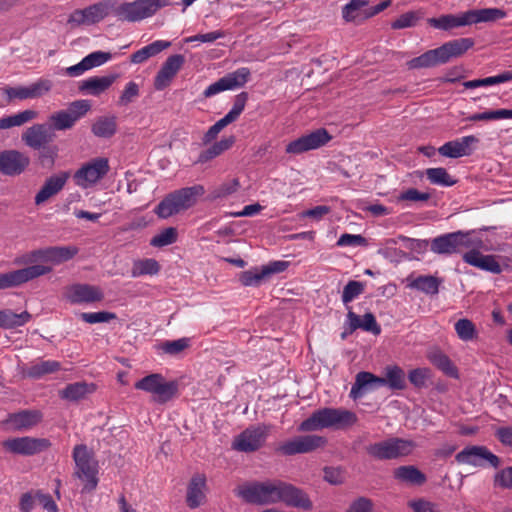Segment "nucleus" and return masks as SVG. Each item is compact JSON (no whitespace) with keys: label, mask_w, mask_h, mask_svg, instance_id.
<instances>
[{"label":"nucleus","mask_w":512,"mask_h":512,"mask_svg":"<svg viewBox=\"0 0 512 512\" xmlns=\"http://www.w3.org/2000/svg\"><path fill=\"white\" fill-rule=\"evenodd\" d=\"M237 495L252 504L266 505L283 502L303 510H311L313 506L303 490L277 479L243 484L237 488Z\"/></svg>","instance_id":"f257e3e1"},{"label":"nucleus","mask_w":512,"mask_h":512,"mask_svg":"<svg viewBox=\"0 0 512 512\" xmlns=\"http://www.w3.org/2000/svg\"><path fill=\"white\" fill-rule=\"evenodd\" d=\"M203 194L202 185L178 189L166 195L155 207L154 213L161 219H167L194 206Z\"/></svg>","instance_id":"f03ea898"},{"label":"nucleus","mask_w":512,"mask_h":512,"mask_svg":"<svg viewBox=\"0 0 512 512\" xmlns=\"http://www.w3.org/2000/svg\"><path fill=\"white\" fill-rule=\"evenodd\" d=\"M353 412L336 408H322L301 422L298 430L301 432L317 431L336 426H348L356 422Z\"/></svg>","instance_id":"7ed1b4c3"},{"label":"nucleus","mask_w":512,"mask_h":512,"mask_svg":"<svg viewBox=\"0 0 512 512\" xmlns=\"http://www.w3.org/2000/svg\"><path fill=\"white\" fill-rule=\"evenodd\" d=\"M73 460L75 462L74 476L85 482L84 492H91L98 485V461L92 449L85 444H78L73 449Z\"/></svg>","instance_id":"20e7f679"},{"label":"nucleus","mask_w":512,"mask_h":512,"mask_svg":"<svg viewBox=\"0 0 512 512\" xmlns=\"http://www.w3.org/2000/svg\"><path fill=\"white\" fill-rule=\"evenodd\" d=\"M416 447L412 439L390 437L368 445L366 451L377 460H392L411 455Z\"/></svg>","instance_id":"39448f33"},{"label":"nucleus","mask_w":512,"mask_h":512,"mask_svg":"<svg viewBox=\"0 0 512 512\" xmlns=\"http://www.w3.org/2000/svg\"><path fill=\"white\" fill-rule=\"evenodd\" d=\"M170 4L171 0H135L120 4L113 12L119 20L138 22L153 16L158 10Z\"/></svg>","instance_id":"423d86ee"},{"label":"nucleus","mask_w":512,"mask_h":512,"mask_svg":"<svg viewBox=\"0 0 512 512\" xmlns=\"http://www.w3.org/2000/svg\"><path fill=\"white\" fill-rule=\"evenodd\" d=\"M90 109L91 104L88 100H76L70 103L67 109L53 113L49 117V126L53 132L71 129Z\"/></svg>","instance_id":"0eeeda50"},{"label":"nucleus","mask_w":512,"mask_h":512,"mask_svg":"<svg viewBox=\"0 0 512 512\" xmlns=\"http://www.w3.org/2000/svg\"><path fill=\"white\" fill-rule=\"evenodd\" d=\"M471 246L470 233L463 231L440 235L431 241V251L436 254L451 255Z\"/></svg>","instance_id":"6e6552de"},{"label":"nucleus","mask_w":512,"mask_h":512,"mask_svg":"<svg viewBox=\"0 0 512 512\" xmlns=\"http://www.w3.org/2000/svg\"><path fill=\"white\" fill-rule=\"evenodd\" d=\"M110 170L109 161L104 157H97L83 164L74 174L76 184L88 188L104 178Z\"/></svg>","instance_id":"1a4fd4ad"},{"label":"nucleus","mask_w":512,"mask_h":512,"mask_svg":"<svg viewBox=\"0 0 512 512\" xmlns=\"http://www.w3.org/2000/svg\"><path fill=\"white\" fill-rule=\"evenodd\" d=\"M51 271L52 267L50 266L35 264L7 273H0V290L20 286Z\"/></svg>","instance_id":"9d476101"},{"label":"nucleus","mask_w":512,"mask_h":512,"mask_svg":"<svg viewBox=\"0 0 512 512\" xmlns=\"http://www.w3.org/2000/svg\"><path fill=\"white\" fill-rule=\"evenodd\" d=\"M2 446L10 453L32 456L47 450L51 442L46 438L16 437L2 442Z\"/></svg>","instance_id":"9b49d317"},{"label":"nucleus","mask_w":512,"mask_h":512,"mask_svg":"<svg viewBox=\"0 0 512 512\" xmlns=\"http://www.w3.org/2000/svg\"><path fill=\"white\" fill-rule=\"evenodd\" d=\"M331 138L326 129L319 128L289 142L286 145L285 151L287 154L300 155L324 146Z\"/></svg>","instance_id":"f8f14e48"},{"label":"nucleus","mask_w":512,"mask_h":512,"mask_svg":"<svg viewBox=\"0 0 512 512\" xmlns=\"http://www.w3.org/2000/svg\"><path fill=\"white\" fill-rule=\"evenodd\" d=\"M456 461L460 464L472 466H484L488 463L497 468L500 464L499 458L484 446H468L456 455Z\"/></svg>","instance_id":"ddd939ff"},{"label":"nucleus","mask_w":512,"mask_h":512,"mask_svg":"<svg viewBox=\"0 0 512 512\" xmlns=\"http://www.w3.org/2000/svg\"><path fill=\"white\" fill-rule=\"evenodd\" d=\"M325 443V439L317 435H302L294 437L278 447V451L286 456L305 454L316 450Z\"/></svg>","instance_id":"4468645a"},{"label":"nucleus","mask_w":512,"mask_h":512,"mask_svg":"<svg viewBox=\"0 0 512 512\" xmlns=\"http://www.w3.org/2000/svg\"><path fill=\"white\" fill-rule=\"evenodd\" d=\"M30 165V158L25 153L10 149L0 151V173L5 176H18Z\"/></svg>","instance_id":"2eb2a0df"},{"label":"nucleus","mask_w":512,"mask_h":512,"mask_svg":"<svg viewBox=\"0 0 512 512\" xmlns=\"http://www.w3.org/2000/svg\"><path fill=\"white\" fill-rule=\"evenodd\" d=\"M64 297L72 304L94 303L102 301L104 294L97 286L77 283L65 288Z\"/></svg>","instance_id":"dca6fc26"},{"label":"nucleus","mask_w":512,"mask_h":512,"mask_svg":"<svg viewBox=\"0 0 512 512\" xmlns=\"http://www.w3.org/2000/svg\"><path fill=\"white\" fill-rule=\"evenodd\" d=\"M55 136L49 124H34L22 133L21 140L27 147L36 150L53 142Z\"/></svg>","instance_id":"f3484780"},{"label":"nucleus","mask_w":512,"mask_h":512,"mask_svg":"<svg viewBox=\"0 0 512 512\" xmlns=\"http://www.w3.org/2000/svg\"><path fill=\"white\" fill-rule=\"evenodd\" d=\"M479 142L474 135H468L456 140L448 141L439 147L440 155L448 158H460L470 156L473 152V145Z\"/></svg>","instance_id":"a211bd4d"},{"label":"nucleus","mask_w":512,"mask_h":512,"mask_svg":"<svg viewBox=\"0 0 512 512\" xmlns=\"http://www.w3.org/2000/svg\"><path fill=\"white\" fill-rule=\"evenodd\" d=\"M185 63V57L181 54L169 56L157 72L154 81L156 90H163L171 83L177 72Z\"/></svg>","instance_id":"6ab92c4d"},{"label":"nucleus","mask_w":512,"mask_h":512,"mask_svg":"<svg viewBox=\"0 0 512 512\" xmlns=\"http://www.w3.org/2000/svg\"><path fill=\"white\" fill-rule=\"evenodd\" d=\"M266 435V430L261 427L246 429L234 441L233 447L242 452L255 451L263 445Z\"/></svg>","instance_id":"aec40b11"},{"label":"nucleus","mask_w":512,"mask_h":512,"mask_svg":"<svg viewBox=\"0 0 512 512\" xmlns=\"http://www.w3.org/2000/svg\"><path fill=\"white\" fill-rule=\"evenodd\" d=\"M206 477L197 473L192 476L187 486L186 504L190 509H196L206 502Z\"/></svg>","instance_id":"412c9836"},{"label":"nucleus","mask_w":512,"mask_h":512,"mask_svg":"<svg viewBox=\"0 0 512 512\" xmlns=\"http://www.w3.org/2000/svg\"><path fill=\"white\" fill-rule=\"evenodd\" d=\"M70 173L67 171L59 172L46 179L41 189L35 196V204L40 205L52 196L58 194L65 186Z\"/></svg>","instance_id":"4be33fe9"},{"label":"nucleus","mask_w":512,"mask_h":512,"mask_svg":"<svg viewBox=\"0 0 512 512\" xmlns=\"http://www.w3.org/2000/svg\"><path fill=\"white\" fill-rule=\"evenodd\" d=\"M463 261L471 266L499 274L502 268L494 255H484L477 249H471L463 254Z\"/></svg>","instance_id":"5701e85b"},{"label":"nucleus","mask_w":512,"mask_h":512,"mask_svg":"<svg viewBox=\"0 0 512 512\" xmlns=\"http://www.w3.org/2000/svg\"><path fill=\"white\" fill-rule=\"evenodd\" d=\"M345 324L350 333L357 329L371 332L374 335H379L381 333V327L377 323L375 316L370 312L364 314L361 319L356 313L349 310L346 315Z\"/></svg>","instance_id":"b1692460"},{"label":"nucleus","mask_w":512,"mask_h":512,"mask_svg":"<svg viewBox=\"0 0 512 512\" xmlns=\"http://www.w3.org/2000/svg\"><path fill=\"white\" fill-rule=\"evenodd\" d=\"M51 89L49 80H40L28 87H10L7 88L6 94L9 99H33L41 97Z\"/></svg>","instance_id":"393cba45"},{"label":"nucleus","mask_w":512,"mask_h":512,"mask_svg":"<svg viewBox=\"0 0 512 512\" xmlns=\"http://www.w3.org/2000/svg\"><path fill=\"white\" fill-rule=\"evenodd\" d=\"M42 419V413L38 410H21L17 413L9 414L7 423L14 430L22 431L36 426Z\"/></svg>","instance_id":"a878e982"},{"label":"nucleus","mask_w":512,"mask_h":512,"mask_svg":"<svg viewBox=\"0 0 512 512\" xmlns=\"http://www.w3.org/2000/svg\"><path fill=\"white\" fill-rule=\"evenodd\" d=\"M384 385H386L384 378L377 377L370 372L362 371L356 375L355 382L351 387L350 396L353 399H358L363 396L365 389Z\"/></svg>","instance_id":"bb28decb"},{"label":"nucleus","mask_w":512,"mask_h":512,"mask_svg":"<svg viewBox=\"0 0 512 512\" xmlns=\"http://www.w3.org/2000/svg\"><path fill=\"white\" fill-rule=\"evenodd\" d=\"M442 282V279L433 275L409 276L407 278V287L432 296L439 293V287Z\"/></svg>","instance_id":"cd10ccee"},{"label":"nucleus","mask_w":512,"mask_h":512,"mask_svg":"<svg viewBox=\"0 0 512 512\" xmlns=\"http://www.w3.org/2000/svg\"><path fill=\"white\" fill-rule=\"evenodd\" d=\"M474 46V40L471 38H459L448 41L440 46L443 60L449 62L451 58L460 57Z\"/></svg>","instance_id":"c85d7f7f"},{"label":"nucleus","mask_w":512,"mask_h":512,"mask_svg":"<svg viewBox=\"0 0 512 512\" xmlns=\"http://www.w3.org/2000/svg\"><path fill=\"white\" fill-rule=\"evenodd\" d=\"M368 0H351L342 8V17L346 22H361L368 16Z\"/></svg>","instance_id":"c756f323"},{"label":"nucleus","mask_w":512,"mask_h":512,"mask_svg":"<svg viewBox=\"0 0 512 512\" xmlns=\"http://www.w3.org/2000/svg\"><path fill=\"white\" fill-rule=\"evenodd\" d=\"M445 64L440 47L431 49L407 62L409 69L431 68Z\"/></svg>","instance_id":"7c9ffc66"},{"label":"nucleus","mask_w":512,"mask_h":512,"mask_svg":"<svg viewBox=\"0 0 512 512\" xmlns=\"http://www.w3.org/2000/svg\"><path fill=\"white\" fill-rule=\"evenodd\" d=\"M428 23L430 26L444 31L469 25L467 11L458 15L446 14L438 18H429Z\"/></svg>","instance_id":"2f4dec72"},{"label":"nucleus","mask_w":512,"mask_h":512,"mask_svg":"<svg viewBox=\"0 0 512 512\" xmlns=\"http://www.w3.org/2000/svg\"><path fill=\"white\" fill-rule=\"evenodd\" d=\"M116 78L117 75L90 77L80 83L79 90L97 96L106 91L114 83Z\"/></svg>","instance_id":"473e14b6"},{"label":"nucleus","mask_w":512,"mask_h":512,"mask_svg":"<svg viewBox=\"0 0 512 512\" xmlns=\"http://www.w3.org/2000/svg\"><path fill=\"white\" fill-rule=\"evenodd\" d=\"M469 25L482 22H495L504 19L507 13L500 8H482L467 11Z\"/></svg>","instance_id":"72a5a7b5"},{"label":"nucleus","mask_w":512,"mask_h":512,"mask_svg":"<svg viewBox=\"0 0 512 512\" xmlns=\"http://www.w3.org/2000/svg\"><path fill=\"white\" fill-rule=\"evenodd\" d=\"M61 369V363L54 360H46L35 363L30 367L22 369V376L26 378L39 379L45 375L55 373Z\"/></svg>","instance_id":"f704fd0d"},{"label":"nucleus","mask_w":512,"mask_h":512,"mask_svg":"<svg viewBox=\"0 0 512 512\" xmlns=\"http://www.w3.org/2000/svg\"><path fill=\"white\" fill-rule=\"evenodd\" d=\"M32 315L28 311L22 313H15L10 309L0 310V328L13 329L23 326L29 322Z\"/></svg>","instance_id":"c9c22d12"},{"label":"nucleus","mask_w":512,"mask_h":512,"mask_svg":"<svg viewBox=\"0 0 512 512\" xmlns=\"http://www.w3.org/2000/svg\"><path fill=\"white\" fill-rule=\"evenodd\" d=\"M171 46V42L169 41H163V40H157L153 43L143 47L142 49L134 52L130 60L132 63L140 64L146 61L148 58L156 56L163 50L169 48Z\"/></svg>","instance_id":"e433bc0d"},{"label":"nucleus","mask_w":512,"mask_h":512,"mask_svg":"<svg viewBox=\"0 0 512 512\" xmlns=\"http://www.w3.org/2000/svg\"><path fill=\"white\" fill-rule=\"evenodd\" d=\"M95 388L96 386L93 383L87 384L86 382H76L68 384L60 392V396L61 398L69 401H78L84 398L87 394L94 392Z\"/></svg>","instance_id":"4c0bfd02"},{"label":"nucleus","mask_w":512,"mask_h":512,"mask_svg":"<svg viewBox=\"0 0 512 512\" xmlns=\"http://www.w3.org/2000/svg\"><path fill=\"white\" fill-rule=\"evenodd\" d=\"M46 262L60 264L72 259L78 249L74 246H52L45 248Z\"/></svg>","instance_id":"58836bf2"},{"label":"nucleus","mask_w":512,"mask_h":512,"mask_svg":"<svg viewBox=\"0 0 512 512\" xmlns=\"http://www.w3.org/2000/svg\"><path fill=\"white\" fill-rule=\"evenodd\" d=\"M92 133L100 138H111L117 131L116 116L99 117L91 127Z\"/></svg>","instance_id":"ea45409f"},{"label":"nucleus","mask_w":512,"mask_h":512,"mask_svg":"<svg viewBox=\"0 0 512 512\" xmlns=\"http://www.w3.org/2000/svg\"><path fill=\"white\" fill-rule=\"evenodd\" d=\"M394 476L397 480L413 485H421L425 482V475L414 466H400Z\"/></svg>","instance_id":"a19ab883"},{"label":"nucleus","mask_w":512,"mask_h":512,"mask_svg":"<svg viewBox=\"0 0 512 512\" xmlns=\"http://www.w3.org/2000/svg\"><path fill=\"white\" fill-rule=\"evenodd\" d=\"M512 80V72L511 71H505L501 74L486 77L483 79H474L469 80L463 83L464 87L467 89H474L477 87H488L493 86L501 83H505Z\"/></svg>","instance_id":"79ce46f5"},{"label":"nucleus","mask_w":512,"mask_h":512,"mask_svg":"<svg viewBox=\"0 0 512 512\" xmlns=\"http://www.w3.org/2000/svg\"><path fill=\"white\" fill-rule=\"evenodd\" d=\"M178 392V382L177 381H165L163 380L159 383L156 392L154 393V401L160 404H164L171 399H173Z\"/></svg>","instance_id":"37998d69"},{"label":"nucleus","mask_w":512,"mask_h":512,"mask_svg":"<svg viewBox=\"0 0 512 512\" xmlns=\"http://www.w3.org/2000/svg\"><path fill=\"white\" fill-rule=\"evenodd\" d=\"M425 175L429 182L434 185L451 187L456 183V180L442 167L428 168L425 171Z\"/></svg>","instance_id":"c03bdc74"},{"label":"nucleus","mask_w":512,"mask_h":512,"mask_svg":"<svg viewBox=\"0 0 512 512\" xmlns=\"http://www.w3.org/2000/svg\"><path fill=\"white\" fill-rule=\"evenodd\" d=\"M38 151L37 162L42 168L52 169L55 165V161L58 157L59 148L54 144H47Z\"/></svg>","instance_id":"a18cd8bd"},{"label":"nucleus","mask_w":512,"mask_h":512,"mask_svg":"<svg viewBox=\"0 0 512 512\" xmlns=\"http://www.w3.org/2000/svg\"><path fill=\"white\" fill-rule=\"evenodd\" d=\"M112 5L109 2H99L84 9L87 25L95 24L104 19L109 14V8Z\"/></svg>","instance_id":"49530a36"},{"label":"nucleus","mask_w":512,"mask_h":512,"mask_svg":"<svg viewBox=\"0 0 512 512\" xmlns=\"http://www.w3.org/2000/svg\"><path fill=\"white\" fill-rule=\"evenodd\" d=\"M512 119V109L487 110L481 113H475L467 117L469 121H489Z\"/></svg>","instance_id":"de8ad7c7"},{"label":"nucleus","mask_w":512,"mask_h":512,"mask_svg":"<svg viewBox=\"0 0 512 512\" xmlns=\"http://www.w3.org/2000/svg\"><path fill=\"white\" fill-rule=\"evenodd\" d=\"M250 76V70L242 67L234 72L226 74V90H234L244 86Z\"/></svg>","instance_id":"09e8293b"},{"label":"nucleus","mask_w":512,"mask_h":512,"mask_svg":"<svg viewBox=\"0 0 512 512\" xmlns=\"http://www.w3.org/2000/svg\"><path fill=\"white\" fill-rule=\"evenodd\" d=\"M384 379L386 380V385L391 389L401 390L405 387V374L398 366H388Z\"/></svg>","instance_id":"8fccbe9b"},{"label":"nucleus","mask_w":512,"mask_h":512,"mask_svg":"<svg viewBox=\"0 0 512 512\" xmlns=\"http://www.w3.org/2000/svg\"><path fill=\"white\" fill-rule=\"evenodd\" d=\"M455 331L459 339L468 342L477 336L476 327L469 319H459L454 325Z\"/></svg>","instance_id":"3c124183"},{"label":"nucleus","mask_w":512,"mask_h":512,"mask_svg":"<svg viewBox=\"0 0 512 512\" xmlns=\"http://www.w3.org/2000/svg\"><path fill=\"white\" fill-rule=\"evenodd\" d=\"M364 291V285L360 281L351 280L343 288L342 302L346 306L347 310H351L349 303L357 298Z\"/></svg>","instance_id":"603ef678"},{"label":"nucleus","mask_w":512,"mask_h":512,"mask_svg":"<svg viewBox=\"0 0 512 512\" xmlns=\"http://www.w3.org/2000/svg\"><path fill=\"white\" fill-rule=\"evenodd\" d=\"M422 11H408L400 15L391 23L392 29L399 30L416 26L417 22L422 18Z\"/></svg>","instance_id":"864d4df0"},{"label":"nucleus","mask_w":512,"mask_h":512,"mask_svg":"<svg viewBox=\"0 0 512 512\" xmlns=\"http://www.w3.org/2000/svg\"><path fill=\"white\" fill-rule=\"evenodd\" d=\"M162 380L163 376L161 374L153 373L141 378L135 383L134 387L138 390H143L154 395Z\"/></svg>","instance_id":"5fc2aeb1"},{"label":"nucleus","mask_w":512,"mask_h":512,"mask_svg":"<svg viewBox=\"0 0 512 512\" xmlns=\"http://www.w3.org/2000/svg\"><path fill=\"white\" fill-rule=\"evenodd\" d=\"M177 230L174 227H168L164 229L161 233L155 235L151 241L150 245L154 247H164L170 244H173L177 241Z\"/></svg>","instance_id":"6e6d98bb"},{"label":"nucleus","mask_w":512,"mask_h":512,"mask_svg":"<svg viewBox=\"0 0 512 512\" xmlns=\"http://www.w3.org/2000/svg\"><path fill=\"white\" fill-rule=\"evenodd\" d=\"M247 100L248 94L246 92H241L235 97L231 110L226 114V125L234 122L240 116L245 108Z\"/></svg>","instance_id":"4d7b16f0"},{"label":"nucleus","mask_w":512,"mask_h":512,"mask_svg":"<svg viewBox=\"0 0 512 512\" xmlns=\"http://www.w3.org/2000/svg\"><path fill=\"white\" fill-rule=\"evenodd\" d=\"M160 270V265L155 259H145L135 263L133 275H154Z\"/></svg>","instance_id":"13d9d810"},{"label":"nucleus","mask_w":512,"mask_h":512,"mask_svg":"<svg viewBox=\"0 0 512 512\" xmlns=\"http://www.w3.org/2000/svg\"><path fill=\"white\" fill-rule=\"evenodd\" d=\"M37 262H46L45 248H40L27 252L16 258L15 263L18 265L33 266Z\"/></svg>","instance_id":"bf43d9fd"},{"label":"nucleus","mask_w":512,"mask_h":512,"mask_svg":"<svg viewBox=\"0 0 512 512\" xmlns=\"http://www.w3.org/2000/svg\"><path fill=\"white\" fill-rule=\"evenodd\" d=\"M430 361L436 365L439 369L444 371L446 374L450 376H454L456 374V369L453 366L451 360L441 352H435L429 355Z\"/></svg>","instance_id":"052dcab7"},{"label":"nucleus","mask_w":512,"mask_h":512,"mask_svg":"<svg viewBox=\"0 0 512 512\" xmlns=\"http://www.w3.org/2000/svg\"><path fill=\"white\" fill-rule=\"evenodd\" d=\"M80 317L84 322L89 324L108 322L110 320L117 318L115 313L108 311H100L93 313L83 312L81 313Z\"/></svg>","instance_id":"680f3d73"},{"label":"nucleus","mask_w":512,"mask_h":512,"mask_svg":"<svg viewBox=\"0 0 512 512\" xmlns=\"http://www.w3.org/2000/svg\"><path fill=\"white\" fill-rule=\"evenodd\" d=\"M139 85L133 81L129 82L118 100L119 106H127L139 96Z\"/></svg>","instance_id":"e2e57ef3"},{"label":"nucleus","mask_w":512,"mask_h":512,"mask_svg":"<svg viewBox=\"0 0 512 512\" xmlns=\"http://www.w3.org/2000/svg\"><path fill=\"white\" fill-rule=\"evenodd\" d=\"M223 151H224V140L215 142L210 147H208L207 149L203 150L200 153L197 162L205 163V162L219 156L220 154H222Z\"/></svg>","instance_id":"0e129e2a"},{"label":"nucleus","mask_w":512,"mask_h":512,"mask_svg":"<svg viewBox=\"0 0 512 512\" xmlns=\"http://www.w3.org/2000/svg\"><path fill=\"white\" fill-rule=\"evenodd\" d=\"M408 378L415 387H424L430 378V370L428 368L413 369L409 372Z\"/></svg>","instance_id":"69168bd1"},{"label":"nucleus","mask_w":512,"mask_h":512,"mask_svg":"<svg viewBox=\"0 0 512 512\" xmlns=\"http://www.w3.org/2000/svg\"><path fill=\"white\" fill-rule=\"evenodd\" d=\"M111 57L112 55L109 52L96 51L84 57L83 60L87 65L88 69H91L93 67H97L104 64L105 62L110 60Z\"/></svg>","instance_id":"338daca9"},{"label":"nucleus","mask_w":512,"mask_h":512,"mask_svg":"<svg viewBox=\"0 0 512 512\" xmlns=\"http://www.w3.org/2000/svg\"><path fill=\"white\" fill-rule=\"evenodd\" d=\"M495 486L512 489V466L500 470L494 478Z\"/></svg>","instance_id":"774afa93"}]
</instances>
